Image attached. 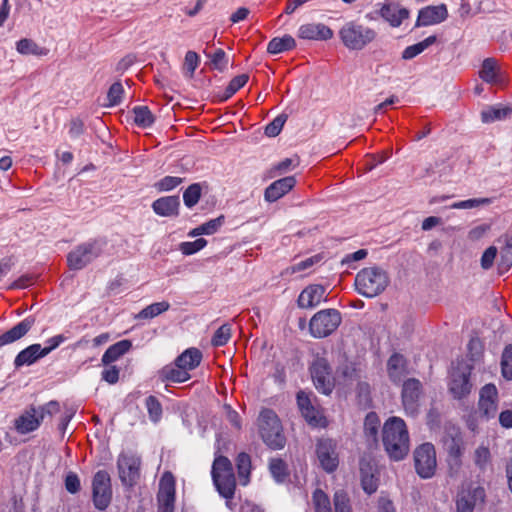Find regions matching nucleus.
Instances as JSON below:
<instances>
[{
	"mask_svg": "<svg viewBox=\"0 0 512 512\" xmlns=\"http://www.w3.org/2000/svg\"><path fill=\"white\" fill-rule=\"evenodd\" d=\"M361 482L364 491L368 494L376 492L378 488V480L373 474H368L361 468Z\"/></svg>",
	"mask_w": 512,
	"mask_h": 512,
	"instance_id": "nucleus-55",
	"label": "nucleus"
},
{
	"mask_svg": "<svg viewBox=\"0 0 512 512\" xmlns=\"http://www.w3.org/2000/svg\"><path fill=\"white\" fill-rule=\"evenodd\" d=\"M383 444L389 457L399 461L405 458L410 449L406 424L399 417H390L383 426Z\"/></svg>",
	"mask_w": 512,
	"mask_h": 512,
	"instance_id": "nucleus-1",
	"label": "nucleus"
},
{
	"mask_svg": "<svg viewBox=\"0 0 512 512\" xmlns=\"http://www.w3.org/2000/svg\"><path fill=\"white\" fill-rule=\"evenodd\" d=\"M92 490L95 507L99 510H105L112 497L110 476L106 471L96 472L92 480Z\"/></svg>",
	"mask_w": 512,
	"mask_h": 512,
	"instance_id": "nucleus-13",
	"label": "nucleus"
},
{
	"mask_svg": "<svg viewBox=\"0 0 512 512\" xmlns=\"http://www.w3.org/2000/svg\"><path fill=\"white\" fill-rule=\"evenodd\" d=\"M180 200L178 196H165L152 203L155 214L162 217H172L179 214Z\"/></svg>",
	"mask_w": 512,
	"mask_h": 512,
	"instance_id": "nucleus-23",
	"label": "nucleus"
},
{
	"mask_svg": "<svg viewBox=\"0 0 512 512\" xmlns=\"http://www.w3.org/2000/svg\"><path fill=\"white\" fill-rule=\"evenodd\" d=\"M387 370L389 377L393 382H401L406 373L405 359L403 356L399 354H393L388 360Z\"/></svg>",
	"mask_w": 512,
	"mask_h": 512,
	"instance_id": "nucleus-32",
	"label": "nucleus"
},
{
	"mask_svg": "<svg viewBox=\"0 0 512 512\" xmlns=\"http://www.w3.org/2000/svg\"><path fill=\"white\" fill-rule=\"evenodd\" d=\"M296 184L294 176H287L271 183L265 190V200L275 202L287 194Z\"/></svg>",
	"mask_w": 512,
	"mask_h": 512,
	"instance_id": "nucleus-22",
	"label": "nucleus"
},
{
	"mask_svg": "<svg viewBox=\"0 0 512 512\" xmlns=\"http://www.w3.org/2000/svg\"><path fill=\"white\" fill-rule=\"evenodd\" d=\"M297 404L302 416L310 425L315 427H324L326 425V419L323 417L321 412L312 404L308 394H306L303 391L298 392Z\"/></svg>",
	"mask_w": 512,
	"mask_h": 512,
	"instance_id": "nucleus-16",
	"label": "nucleus"
},
{
	"mask_svg": "<svg viewBox=\"0 0 512 512\" xmlns=\"http://www.w3.org/2000/svg\"><path fill=\"white\" fill-rule=\"evenodd\" d=\"M342 317L336 309L320 310L310 319L309 331L314 338H324L332 334L341 324Z\"/></svg>",
	"mask_w": 512,
	"mask_h": 512,
	"instance_id": "nucleus-7",
	"label": "nucleus"
},
{
	"mask_svg": "<svg viewBox=\"0 0 512 512\" xmlns=\"http://www.w3.org/2000/svg\"><path fill=\"white\" fill-rule=\"evenodd\" d=\"M223 224V217L211 219L208 222L198 226V232H203L205 235L214 234Z\"/></svg>",
	"mask_w": 512,
	"mask_h": 512,
	"instance_id": "nucleus-57",
	"label": "nucleus"
},
{
	"mask_svg": "<svg viewBox=\"0 0 512 512\" xmlns=\"http://www.w3.org/2000/svg\"><path fill=\"white\" fill-rule=\"evenodd\" d=\"M502 375L507 380H512V344L504 348L501 359Z\"/></svg>",
	"mask_w": 512,
	"mask_h": 512,
	"instance_id": "nucleus-44",
	"label": "nucleus"
},
{
	"mask_svg": "<svg viewBox=\"0 0 512 512\" xmlns=\"http://www.w3.org/2000/svg\"><path fill=\"white\" fill-rule=\"evenodd\" d=\"M132 344L129 340H121L113 345H111L102 356V363L104 365H109L116 360H118L121 356L127 353Z\"/></svg>",
	"mask_w": 512,
	"mask_h": 512,
	"instance_id": "nucleus-30",
	"label": "nucleus"
},
{
	"mask_svg": "<svg viewBox=\"0 0 512 512\" xmlns=\"http://www.w3.org/2000/svg\"><path fill=\"white\" fill-rule=\"evenodd\" d=\"M169 308L170 304L167 301L152 303L135 315V319H152L166 312Z\"/></svg>",
	"mask_w": 512,
	"mask_h": 512,
	"instance_id": "nucleus-37",
	"label": "nucleus"
},
{
	"mask_svg": "<svg viewBox=\"0 0 512 512\" xmlns=\"http://www.w3.org/2000/svg\"><path fill=\"white\" fill-rule=\"evenodd\" d=\"M231 337V327L228 324H223L214 333L211 343L215 347L225 345Z\"/></svg>",
	"mask_w": 512,
	"mask_h": 512,
	"instance_id": "nucleus-49",
	"label": "nucleus"
},
{
	"mask_svg": "<svg viewBox=\"0 0 512 512\" xmlns=\"http://www.w3.org/2000/svg\"><path fill=\"white\" fill-rule=\"evenodd\" d=\"M414 464L416 472L421 478L428 479L435 474L436 452L431 443H423L415 449Z\"/></svg>",
	"mask_w": 512,
	"mask_h": 512,
	"instance_id": "nucleus-10",
	"label": "nucleus"
},
{
	"mask_svg": "<svg viewBox=\"0 0 512 512\" xmlns=\"http://www.w3.org/2000/svg\"><path fill=\"white\" fill-rule=\"evenodd\" d=\"M42 419L36 408H31L15 420V428L21 434L36 430Z\"/></svg>",
	"mask_w": 512,
	"mask_h": 512,
	"instance_id": "nucleus-26",
	"label": "nucleus"
},
{
	"mask_svg": "<svg viewBox=\"0 0 512 512\" xmlns=\"http://www.w3.org/2000/svg\"><path fill=\"white\" fill-rule=\"evenodd\" d=\"M45 357L40 344H32L20 351L14 359L15 367L30 366Z\"/></svg>",
	"mask_w": 512,
	"mask_h": 512,
	"instance_id": "nucleus-27",
	"label": "nucleus"
},
{
	"mask_svg": "<svg viewBox=\"0 0 512 512\" xmlns=\"http://www.w3.org/2000/svg\"><path fill=\"white\" fill-rule=\"evenodd\" d=\"M312 503L315 512H333L328 495L321 489L313 492ZM334 512H352L349 497L342 490L334 494Z\"/></svg>",
	"mask_w": 512,
	"mask_h": 512,
	"instance_id": "nucleus-9",
	"label": "nucleus"
},
{
	"mask_svg": "<svg viewBox=\"0 0 512 512\" xmlns=\"http://www.w3.org/2000/svg\"><path fill=\"white\" fill-rule=\"evenodd\" d=\"M225 416L228 422L237 430L241 429V417L230 405H224Z\"/></svg>",
	"mask_w": 512,
	"mask_h": 512,
	"instance_id": "nucleus-60",
	"label": "nucleus"
},
{
	"mask_svg": "<svg viewBox=\"0 0 512 512\" xmlns=\"http://www.w3.org/2000/svg\"><path fill=\"white\" fill-rule=\"evenodd\" d=\"M389 284L387 273L379 267H367L359 271L355 286L359 294L372 298L381 294Z\"/></svg>",
	"mask_w": 512,
	"mask_h": 512,
	"instance_id": "nucleus-2",
	"label": "nucleus"
},
{
	"mask_svg": "<svg viewBox=\"0 0 512 512\" xmlns=\"http://www.w3.org/2000/svg\"><path fill=\"white\" fill-rule=\"evenodd\" d=\"M421 395V383L417 379H408L403 383L402 402L407 414L415 415L418 411V400Z\"/></svg>",
	"mask_w": 512,
	"mask_h": 512,
	"instance_id": "nucleus-17",
	"label": "nucleus"
},
{
	"mask_svg": "<svg viewBox=\"0 0 512 512\" xmlns=\"http://www.w3.org/2000/svg\"><path fill=\"white\" fill-rule=\"evenodd\" d=\"M436 40H437L436 36L435 35H431V36L425 38L424 40H422V41H420V42H418L416 44L407 46L402 51L401 58L403 60H412V59H414L415 57L420 55L422 52H424L427 48L432 46L436 42Z\"/></svg>",
	"mask_w": 512,
	"mask_h": 512,
	"instance_id": "nucleus-35",
	"label": "nucleus"
},
{
	"mask_svg": "<svg viewBox=\"0 0 512 512\" xmlns=\"http://www.w3.org/2000/svg\"><path fill=\"white\" fill-rule=\"evenodd\" d=\"M498 408V391L494 384H486L480 390L479 410L487 418L494 417Z\"/></svg>",
	"mask_w": 512,
	"mask_h": 512,
	"instance_id": "nucleus-19",
	"label": "nucleus"
},
{
	"mask_svg": "<svg viewBox=\"0 0 512 512\" xmlns=\"http://www.w3.org/2000/svg\"><path fill=\"white\" fill-rule=\"evenodd\" d=\"M141 459L129 453H121L117 459L119 478L123 485L132 487L140 477Z\"/></svg>",
	"mask_w": 512,
	"mask_h": 512,
	"instance_id": "nucleus-12",
	"label": "nucleus"
},
{
	"mask_svg": "<svg viewBox=\"0 0 512 512\" xmlns=\"http://www.w3.org/2000/svg\"><path fill=\"white\" fill-rule=\"evenodd\" d=\"M200 62L198 54L194 51H188L185 55L184 68L187 69L190 76H192L197 69Z\"/></svg>",
	"mask_w": 512,
	"mask_h": 512,
	"instance_id": "nucleus-58",
	"label": "nucleus"
},
{
	"mask_svg": "<svg viewBox=\"0 0 512 512\" xmlns=\"http://www.w3.org/2000/svg\"><path fill=\"white\" fill-rule=\"evenodd\" d=\"M248 75L241 74L234 77L225 89L224 99L232 97L239 89H241L248 81Z\"/></svg>",
	"mask_w": 512,
	"mask_h": 512,
	"instance_id": "nucleus-50",
	"label": "nucleus"
},
{
	"mask_svg": "<svg viewBox=\"0 0 512 512\" xmlns=\"http://www.w3.org/2000/svg\"><path fill=\"white\" fill-rule=\"evenodd\" d=\"M336 445L330 439H322L317 444V456L321 466L327 472H333L338 466Z\"/></svg>",
	"mask_w": 512,
	"mask_h": 512,
	"instance_id": "nucleus-18",
	"label": "nucleus"
},
{
	"mask_svg": "<svg viewBox=\"0 0 512 512\" xmlns=\"http://www.w3.org/2000/svg\"><path fill=\"white\" fill-rule=\"evenodd\" d=\"M211 63L215 69L223 71L227 66V58L224 50H216L215 53L211 56Z\"/></svg>",
	"mask_w": 512,
	"mask_h": 512,
	"instance_id": "nucleus-63",
	"label": "nucleus"
},
{
	"mask_svg": "<svg viewBox=\"0 0 512 512\" xmlns=\"http://www.w3.org/2000/svg\"><path fill=\"white\" fill-rule=\"evenodd\" d=\"M134 122L143 128L149 127L154 122L151 111L146 106H136L133 108Z\"/></svg>",
	"mask_w": 512,
	"mask_h": 512,
	"instance_id": "nucleus-41",
	"label": "nucleus"
},
{
	"mask_svg": "<svg viewBox=\"0 0 512 512\" xmlns=\"http://www.w3.org/2000/svg\"><path fill=\"white\" fill-rule=\"evenodd\" d=\"M448 17L445 4L437 6L429 5L419 10L415 27H427L442 23Z\"/></svg>",
	"mask_w": 512,
	"mask_h": 512,
	"instance_id": "nucleus-15",
	"label": "nucleus"
},
{
	"mask_svg": "<svg viewBox=\"0 0 512 512\" xmlns=\"http://www.w3.org/2000/svg\"><path fill=\"white\" fill-rule=\"evenodd\" d=\"M296 47V41L291 35H284L283 37H274L267 45V52L270 54H279L285 51L292 50Z\"/></svg>",
	"mask_w": 512,
	"mask_h": 512,
	"instance_id": "nucleus-34",
	"label": "nucleus"
},
{
	"mask_svg": "<svg viewBox=\"0 0 512 512\" xmlns=\"http://www.w3.org/2000/svg\"><path fill=\"white\" fill-rule=\"evenodd\" d=\"M207 245V241L204 238H198L191 242H182L180 244V251L184 255H192L202 250Z\"/></svg>",
	"mask_w": 512,
	"mask_h": 512,
	"instance_id": "nucleus-53",
	"label": "nucleus"
},
{
	"mask_svg": "<svg viewBox=\"0 0 512 512\" xmlns=\"http://www.w3.org/2000/svg\"><path fill=\"white\" fill-rule=\"evenodd\" d=\"M201 196V186L198 183L190 185L183 193L184 204L191 208L197 204Z\"/></svg>",
	"mask_w": 512,
	"mask_h": 512,
	"instance_id": "nucleus-47",
	"label": "nucleus"
},
{
	"mask_svg": "<svg viewBox=\"0 0 512 512\" xmlns=\"http://www.w3.org/2000/svg\"><path fill=\"white\" fill-rule=\"evenodd\" d=\"M331 28L323 23H307L299 27L297 36L304 40L326 41L333 37Z\"/></svg>",
	"mask_w": 512,
	"mask_h": 512,
	"instance_id": "nucleus-20",
	"label": "nucleus"
},
{
	"mask_svg": "<svg viewBox=\"0 0 512 512\" xmlns=\"http://www.w3.org/2000/svg\"><path fill=\"white\" fill-rule=\"evenodd\" d=\"M34 324L31 318H25L8 331L0 334V347L16 342L25 336Z\"/></svg>",
	"mask_w": 512,
	"mask_h": 512,
	"instance_id": "nucleus-24",
	"label": "nucleus"
},
{
	"mask_svg": "<svg viewBox=\"0 0 512 512\" xmlns=\"http://www.w3.org/2000/svg\"><path fill=\"white\" fill-rule=\"evenodd\" d=\"M16 50L23 55H46V50L39 47L33 40L23 38L17 41Z\"/></svg>",
	"mask_w": 512,
	"mask_h": 512,
	"instance_id": "nucleus-39",
	"label": "nucleus"
},
{
	"mask_svg": "<svg viewBox=\"0 0 512 512\" xmlns=\"http://www.w3.org/2000/svg\"><path fill=\"white\" fill-rule=\"evenodd\" d=\"M202 360V353L197 348H188L181 353L176 359V364L191 371L199 366Z\"/></svg>",
	"mask_w": 512,
	"mask_h": 512,
	"instance_id": "nucleus-31",
	"label": "nucleus"
},
{
	"mask_svg": "<svg viewBox=\"0 0 512 512\" xmlns=\"http://www.w3.org/2000/svg\"><path fill=\"white\" fill-rule=\"evenodd\" d=\"M66 340H67V338L62 334L55 335V336L49 338L46 341L47 346L42 348L43 354L45 356H47L49 353H51L53 350L58 348Z\"/></svg>",
	"mask_w": 512,
	"mask_h": 512,
	"instance_id": "nucleus-62",
	"label": "nucleus"
},
{
	"mask_svg": "<svg viewBox=\"0 0 512 512\" xmlns=\"http://www.w3.org/2000/svg\"><path fill=\"white\" fill-rule=\"evenodd\" d=\"M376 35L374 29L354 21L347 22L339 30V37L349 50H362L375 40Z\"/></svg>",
	"mask_w": 512,
	"mask_h": 512,
	"instance_id": "nucleus-5",
	"label": "nucleus"
},
{
	"mask_svg": "<svg viewBox=\"0 0 512 512\" xmlns=\"http://www.w3.org/2000/svg\"><path fill=\"white\" fill-rule=\"evenodd\" d=\"M182 183V178L176 176H165L154 184L159 192L170 191Z\"/></svg>",
	"mask_w": 512,
	"mask_h": 512,
	"instance_id": "nucleus-51",
	"label": "nucleus"
},
{
	"mask_svg": "<svg viewBox=\"0 0 512 512\" xmlns=\"http://www.w3.org/2000/svg\"><path fill=\"white\" fill-rule=\"evenodd\" d=\"M310 371L316 389L325 395L330 394L334 387V382L327 360L324 358L315 359Z\"/></svg>",
	"mask_w": 512,
	"mask_h": 512,
	"instance_id": "nucleus-14",
	"label": "nucleus"
},
{
	"mask_svg": "<svg viewBox=\"0 0 512 512\" xmlns=\"http://www.w3.org/2000/svg\"><path fill=\"white\" fill-rule=\"evenodd\" d=\"M380 427V420L375 412H370L364 420V434L369 442H376Z\"/></svg>",
	"mask_w": 512,
	"mask_h": 512,
	"instance_id": "nucleus-36",
	"label": "nucleus"
},
{
	"mask_svg": "<svg viewBox=\"0 0 512 512\" xmlns=\"http://www.w3.org/2000/svg\"><path fill=\"white\" fill-rule=\"evenodd\" d=\"M491 462V453L488 447L479 446L474 452V463L480 470H485Z\"/></svg>",
	"mask_w": 512,
	"mask_h": 512,
	"instance_id": "nucleus-43",
	"label": "nucleus"
},
{
	"mask_svg": "<svg viewBox=\"0 0 512 512\" xmlns=\"http://www.w3.org/2000/svg\"><path fill=\"white\" fill-rule=\"evenodd\" d=\"M380 15L393 27H398L408 18L409 12L405 8H398L392 4H384L380 9Z\"/></svg>",
	"mask_w": 512,
	"mask_h": 512,
	"instance_id": "nucleus-29",
	"label": "nucleus"
},
{
	"mask_svg": "<svg viewBox=\"0 0 512 512\" xmlns=\"http://www.w3.org/2000/svg\"><path fill=\"white\" fill-rule=\"evenodd\" d=\"M80 479L74 472H69L65 477V488L69 493L75 494L80 490Z\"/></svg>",
	"mask_w": 512,
	"mask_h": 512,
	"instance_id": "nucleus-61",
	"label": "nucleus"
},
{
	"mask_svg": "<svg viewBox=\"0 0 512 512\" xmlns=\"http://www.w3.org/2000/svg\"><path fill=\"white\" fill-rule=\"evenodd\" d=\"M186 368L179 366L174 361L173 364L166 365L160 370V377L163 381L174 383H183L191 378V375Z\"/></svg>",
	"mask_w": 512,
	"mask_h": 512,
	"instance_id": "nucleus-28",
	"label": "nucleus"
},
{
	"mask_svg": "<svg viewBox=\"0 0 512 512\" xmlns=\"http://www.w3.org/2000/svg\"><path fill=\"white\" fill-rule=\"evenodd\" d=\"M287 120V115L280 114L276 118L273 119L266 127L265 134L269 137H276L282 130L285 122Z\"/></svg>",
	"mask_w": 512,
	"mask_h": 512,
	"instance_id": "nucleus-52",
	"label": "nucleus"
},
{
	"mask_svg": "<svg viewBox=\"0 0 512 512\" xmlns=\"http://www.w3.org/2000/svg\"><path fill=\"white\" fill-rule=\"evenodd\" d=\"M259 432L265 444L273 449H282L285 437L278 416L271 409H263L258 418Z\"/></svg>",
	"mask_w": 512,
	"mask_h": 512,
	"instance_id": "nucleus-4",
	"label": "nucleus"
},
{
	"mask_svg": "<svg viewBox=\"0 0 512 512\" xmlns=\"http://www.w3.org/2000/svg\"><path fill=\"white\" fill-rule=\"evenodd\" d=\"M106 242L93 239L75 247L67 256L68 265L73 270H80L98 258L104 250Z\"/></svg>",
	"mask_w": 512,
	"mask_h": 512,
	"instance_id": "nucleus-6",
	"label": "nucleus"
},
{
	"mask_svg": "<svg viewBox=\"0 0 512 512\" xmlns=\"http://www.w3.org/2000/svg\"><path fill=\"white\" fill-rule=\"evenodd\" d=\"M211 474L220 495L227 500L232 499L235 493L236 482L230 460L225 456L216 457L212 465ZM226 505L231 508L229 501L226 502Z\"/></svg>",
	"mask_w": 512,
	"mask_h": 512,
	"instance_id": "nucleus-3",
	"label": "nucleus"
},
{
	"mask_svg": "<svg viewBox=\"0 0 512 512\" xmlns=\"http://www.w3.org/2000/svg\"><path fill=\"white\" fill-rule=\"evenodd\" d=\"M238 477L242 485H247L249 482L251 459L246 453H240L236 460Z\"/></svg>",
	"mask_w": 512,
	"mask_h": 512,
	"instance_id": "nucleus-38",
	"label": "nucleus"
},
{
	"mask_svg": "<svg viewBox=\"0 0 512 512\" xmlns=\"http://www.w3.org/2000/svg\"><path fill=\"white\" fill-rule=\"evenodd\" d=\"M485 489L475 483L462 485L455 498L456 512H474L485 502Z\"/></svg>",
	"mask_w": 512,
	"mask_h": 512,
	"instance_id": "nucleus-8",
	"label": "nucleus"
},
{
	"mask_svg": "<svg viewBox=\"0 0 512 512\" xmlns=\"http://www.w3.org/2000/svg\"><path fill=\"white\" fill-rule=\"evenodd\" d=\"M472 368L468 364H459L451 373L449 392L455 399L467 397L473 388L470 380Z\"/></svg>",
	"mask_w": 512,
	"mask_h": 512,
	"instance_id": "nucleus-11",
	"label": "nucleus"
},
{
	"mask_svg": "<svg viewBox=\"0 0 512 512\" xmlns=\"http://www.w3.org/2000/svg\"><path fill=\"white\" fill-rule=\"evenodd\" d=\"M326 289L322 285L314 284L306 287L298 297L300 308H313L322 301H326Z\"/></svg>",
	"mask_w": 512,
	"mask_h": 512,
	"instance_id": "nucleus-21",
	"label": "nucleus"
},
{
	"mask_svg": "<svg viewBox=\"0 0 512 512\" xmlns=\"http://www.w3.org/2000/svg\"><path fill=\"white\" fill-rule=\"evenodd\" d=\"M497 255V248L490 246L487 248L481 257V266L483 269H489L492 267L495 257Z\"/></svg>",
	"mask_w": 512,
	"mask_h": 512,
	"instance_id": "nucleus-64",
	"label": "nucleus"
},
{
	"mask_svg": "<svg viewBox=\"0 0 512 512\" xmlns=\"http://www.w3.org/2000/svg\"><path fill=\"white\" fill-rule=\"evenodd\" d=\"M505 245L501 249V263L505 268H510L512 266V234L506 236Z\"/></svg>",
	"mask_w": 512,
	"mask_h": 512,
	"instance_id": "nucleus-56",
	"label": "nucleus"
},
{
	"mask_svg": "<svg viewBox=\"0 0 512 512\" xmlns=\"http://www.w3.org/2000/svg\"><path fill=\"white\" fill-rule=\"evenodd\" d=\"M124 93L123 85L120 82L113 83L107 93V99L109 106H116L122 101V95Z\"/></svg>",
	"mask_w": 512,
	"mask_h": 512,
	"instance_id": "nucleus-54",
	"label": "nucleus"
},
{
	"mask_svg": "<svg viewBox=\"0 0 512 512\" xmlns=\"http://www.w3.org/2000/svg\"><path fill=\"white\" fill-rule=\"evenodd\" d=\"M157 496H175V478L169 471L164 472L159 482Z\"/></svg>",
	"mask_w": 512,
	"mask_h": 512,
	"instance_id": "nucleus-42",
	"label": "nucleus"
},
{
	"mask_svg": "<svg viewBox=\"0 0 512 512\" xmlns=\"http://www.w3.org/2000/svg\"><path fill=\"white\" fill-rule=\"evenodd\" d=\"M269 469L277 482H282L288 475L287 465L282 459H272L269 464Z\"/></svg>",
	"mask_w": 512,
	"mask_h": 512,
	"instance_id": "nucleus-46",
	"label": "nucleus"
},
{
	"mask_svg": "<svg viewBox=\"0 0 512 512\" xmlns=\"http://www.w3.org/2000/svg\"><path fill=\"white\" fill-rule=\"evenodd\" d=\"M145 405L149 414V418L153 422H158L162 416V406L155 396L146 398Z\"/></svg>",
	"mask_w": 512,
	"mask_h": 512,
	"instance_id": "nucleus-45",
	"label": "nucleus"
},
{
	"mask_svg": "<svg viewBox=\"0 0 512 512\" xmlns=\"http://www.w3.org/2000/svg\"><path fill=\"white\" fill-rule=\"evenodd\" d=\"M320 259L321 258L319 255H315V256L306 258L298 263H295L293 266H291V268H290L291 272L296 273V272H301V271L307 270V269L311 268L314 264L318 263L320 261Z\"/></svg>",
	"mask_w": 512,
	"mask_h": 512,
	"instance_id": "nucleus-59",
	"label": "nucleus"
},
{
	"mask_svg": "<svg viewBox=\"0 0 512 512\" xmlns=\"http://www.w3.org/2000/svg\"><path fill=\"white\" fill-rule=\"evenodd\" d=\"M491 203L489 198H474L463 201H458L449 206L450 209H472Z\"/></svg>",
	"mask_w": 512,
	"mask_h": 512,
	"instance_id": "nucleus-48",
	"label": "nucleus"
},
{
	"mask_svg": "<svg viewBox=\"0 0 512 512\" xmlns=\"http://www.w3.org/2000/svg\"><path fill=\"white\" fill-rule=\"evenodd\" d=\"M479 77L488 84L498 85L503 83L501 70L494 58H486L483 61Z\"/></svg>",
	"mask_w": 512,
	"mask_h": 512,
	"instance_id": "nucleus-25",
	"label": "nucleus"
},
{
	"mask_svg": "<svg viewBox=\"0 0 512 512\" xmlns=\"http://www.w3.org/2000/svg\"><path fill=\"white\" fill-rule=\"evenodd\" d=\"M512 113V108L509 106L495 105L484 109L481 112V119L484 123H492L506 119Z\"/></svg>",
	"mask_w": 512,
	"mask_h": 512,
	"instance_id": "nucleus-33",
	"label": "nucleus"
},
{
	"mask_svg": "<svg viewBox=\"0 0 512 512\" xmlns=\"http://www.w3.org/2000/svg\"><path fill=\"white\" fill-rule=\"evenodd\" d=\"M445 448L449 458L454 461L455 465H460V458L463 453L462 441L460 437H451L445 441Z\"/></svg>",
	"mask_w": 512,
	"mask_h": 512,
	"instance_id": "nucleus-40",
	"label": "nucleus"
}]
</instances>
